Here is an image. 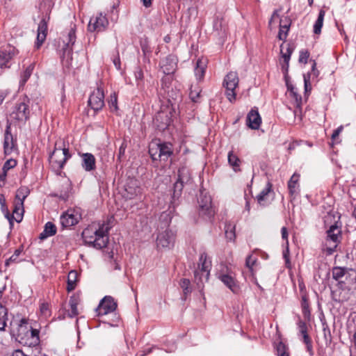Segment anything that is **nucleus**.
I'll return each mask as SVG.
<instances>
[{
    "mask_svg": "<svg viewBox=\"0 0 356 356\" xmlns=\"http://www.w3.org/2000/svg\"><path fill=\"white\" fill-rule=\"evenodd\" d=\"M134 77L136 81L137 88L140 90L144 88V73L140 67H137L134 71Z\"/></svg>",
    "mask_w": 356,
    "mask_h": 356,
    "instance_id": "obj_35",
    "label": "nucleus"
},
{
    "mask_svg": "<svg viewBox=\"0 0 356 356\" xmlns=\"http://www.w3.org/2000/svg\"><path fill=\"white\" fill-rule=\"evenodd\" d=\"M291 95L293 96V97L295 99V101H296V106L300 108V106H301V104H302V97L300 95H299L296 91V88H292L291 89Z\"/></svg>",
    "mask_w": 356,
    "mask_h": 356,
    "instance_id": "obj_54",
    "label": "nucleus"
},
{
    "mask_svg": "<svg viewBox=\"0 0 356 356\" xmlns=\"http://www.w3.org/2000/svg\"><path fill=\"white\" fill-rule=\"evenodd\" d=\"M154 126L160 131L165 130L170 124V117L165 111H160L156 113L153 120Z\"/></svg>",
    "mask_w": 356,
    "mask_h": 356,
    "instance_id": "obj_17",
    "label": "nucleus"
},
{
    "mask_svg": "<svg viewBox=\"0 0 356 356\" xmlns=\"http://www.w3.org/2000/svg\"><path fill=\"white\" fill-rule=\"evenodd\" d=\"M11 356H26V355L21 350H15Z\"/></svg>",
    "mask_w": 356,
    "mask_h": 356,
    "instance_id": "obj_64",
    "label": "nucleus"
},
{
    "mask_svg": "<svg viewBox=\"0 0 356 356\" xmlns=\"http://www.w3.org/2000/svg\"><path fill=\"white\" fill-rule=\"evenodd\" d=\"M272 192V184L268 182L264 188L258 194L256 199L259 205L266 207L269 204V194Z\"/></svg>",
    "mask_w": 356,
    "mask_h": 356,
    "instance_id": "obj_20",
    "label": "nucleus"
},
{
    "mask_svg": "<svg viewBox=\"0 0 356 356\" xmlns=\"http://www.w3.org/2000/svg\"><path fill=\"white\" fill-rule=\"evenodd\" d=\"M117 308V303L111 296H106L99 304L97 308L98 316L106 315L114 312Z\"/></svg>",
    "mask_w": 356,
    "mask_h": 356,
    "instance_id": "obj_13",
    "label": "nucleus"
},
{
    "mask_svg": "<svg viewBox=\"0 0 356 356\" xmlns=\"http://www.w3.org/2000/svg\"><path fill=\"white\" fill-rule=\"evenodd\" d=\"M71 158L69 149L65 147L64 142L57 141L55 148L49 156L51 168L56 172H60L66 161Z\"/></svg>",
    "mask_w": 356,
    "mask_h": 356,
    "instance_id": "obj_2",
    "label": "nucleus"
},
{
    "mask_svg": "<svg viewBox=\"0 0 356 356\" xmlns=\"http://www.w3.org/2000/svg\"><path fill=\"white\" fill-rule=\"evenodd\" d=\"M159 143H152L149 148V153L154 161L159 160Z\"/></svg>",
    "mask_w": 356,
    "mask_h": 356,
    "instance_id": "obj_39",
    "label": "nucleus"
},
{
    "mask_svg": "<svg viewBox=\"0 0 356 356\" xmlns=\"http://www.w3.org/2000/svg\"><path fill=\"white\" fill-rule=\"evenodd\" d=\"M281 233H282V238L284 240H286V244L288 245V231H287L286 227H283L281 229Z\"/></svg>",
    "mask_w": 356,
    "mask_h": 356,
    "instance_id": "obj_63",
    "label": "nucleus"
},
{
    "mask_svg": "<svg viewBox=\"0 0 356 356\" xmlns=\"http://www.w3.org/2000/svg\"><path fill=\"white\" fill-rule=\"evenodd\" d=\"M207 62L204 59L200 58L196 63V67L195 68V74L198 79L203 78L206 70Z\"/></svg>",
    "mask_w": 356,
    "mask_h": 356,
    "instance_id": "obj_33",
    "label": "nucleus"
},
{
    "mask_svg": "<svg viewBox=\"0 0 356 356\" xmlns=\"http://www.w3.org/2000/svg\"><path fill=\"white\" fill-rule=\"evenodd\" d=\"M82 159L81 166L87 172H90L96 168V159L91 153L80 154Z\"/></svg>",
    "mask_w": 356,
    "mask_h": 356,
    "instance_id": "obj_19",
    "label": "nucleus"
},
{
    "mask_svg": "<svg viewBox=\"0 0 356 356\" xmlns=\"http://www.w3.org/2000/svg\"><path fill=\"white\" fill-rule=\"evenodd\" d=\"M159 160L167 161L172 154V145L170 143H159Z\"/></svg>",
    "mask_w": 356,
    "mask_h": 356,
    "instance_id": "obj_23",
    "label": "nucleus"
},
{
    "mask_svg": "<svg viewBox=\"0 0 356 356\" xmlns=\"http://www.w3.org/2000/svg\"><path fill=\"white\" fill-rule=\"evenodd\" d=\"M76 41L75 30L72 28L67 35V42H66V47L63 49V58H65L66 56L69 57L72 52V47L74 45Z\"/></svg>",
    "mask_w": 356,
    "mask_h": 356,
    "instance_id": "obj_22",
    "label": "nucleus"
},
{
    "mask_svg": "<svg viewBox=\"0 0 356 356\" xmlns=\"http://www.w3.org/2000/svg\"><path fill=\"white\" fill-rule=\"evenodd\" d=\"M300 175L294 173L288 181V189L289 194L293 196L297 193L299 188Z\"/></svg>",
    "mask_w": 356,
    "mask_h": 356,
    "instance_id": "obj_27",
    "label": "nucleus"
},
{
    "mask_svg": "<svg viewBox=\"0 0 356 356\" xmlns=\"http://www.w3.org/2000/svg\"><path fill=\"white\" fill-rule=\"evenodd\" d=\"M184 184L185 182H182L181 181L179 180H177L174 184L173 193L172 196V200L171 201V204H175V201L178 200L181 196Z\"/></svg>",
    "mask_w": 356,
    "mask_h": 356,
    "instance_id": "obj_32",
    "label": "nucleus"
},
{
    "mask_svg": "<svg viewBox=\"0 0 356 356\" xmlns=\"http://www.w3.org/2000/svg\"><path fill=\"white\" fill-rule=\"evenodd\" d=\"M49 19V17L47 19L45 17L42 18L38 24L36 42L35 44L36 49H40L46 40L47 34V22Z\"/></svg>",
    "mask_w": 356,
    "mask_h": 356,
    "instance_id": "obj_15",
    "label": "nucleus"
},
{
    "mask_svg": "<svg viewBox=\"0 0 356 356\" xmlns=\"http://www.w3.org/2000/svg\"><path fill=\"white\" fill-rule=\"evenodd\" d=\"M17 165V161L15 159H8L7 160L3 166V173H5L6 175L7 172L15 167Z\"/></svg>",
    "mask_w": 356,
    "mask_h": 356,
    "instance_id": "obj_48",
    "label": "nucleus"
},
{
    "mask_svg": "<svg viewBox=\"0 0 356 356\" xmlns=\"http://www.w3.org/2000/svg\"><path fill=\"white\" fill-rule=\"evenodd\" d=\"M261 123V118L258 111L252 109L247 115L246 124L252 129H259Z\"/></svg>",
    "mask_w": 356,
    "mask_h": 356,
    "instance_id": "obj_18",
    "label": "nucleus"
},
{
    "mask_svg": "<svg viewBox=\"0 0 356 356\" xmlns=\"http://www.w3.org/2000/svg\"><path fill=\"white\" fill-rule=\"evenodd\" d=\"M280 51H281L282 58H284V62L285 63V65H283L282 68L284 69L286 72H287L288 68H289V63L291 56L286 54H284V44H281V46H280Z\"/></svg>",
    "mask_w": 356,
    "mask_h": 356,
    "instance_id": "obj_50",
    "label": "nucleus"
},
{
    "mask_svg": "<svg viewBox=\"0 0 356 356\" xmlns=\"http://www.w3.org/2000/svg\"><path fill=\"white\" fill-rule=\"evenodd\" d=\"M289 30V24L282 25L280 24V30H279V33H278V35H277L278 38L280 40H285L287 37Z\"/></svg>",
    "mask_w": 356,
    "mask_h": 356,
    "instance_id": "obj_46",
    "label": "nucleus"
},
{
    "mask_svg": "<svg viewBox=\"0 0 356 356\" xmlns=\"http://www.w3.org/2000/svg\"><path fill=\"white\" fill-rule=\"evenodd\" d=\"M19 53V51L12 45L0 49V68L8 69L10 67V61Z\"/></svg>",
    "mask_w": 356,
    "mask_h": 356,
    "instance_id": "obj_9",
    "label": "nucleus"
},
{
    "mask_svg": "<svg viewBox=\"0 0 356 356\" xmlns=\"http://www.w3.org/2000/svg\"><path fill=\"white\" fill-rule=\"evenodd\" d=\"M168 75H166L161 79L162 86L165 87H168V84H169L172 80L171 76H168Z\"/></svg>",
    "mask_w": 356,
    "mask_h": 356,
    "instance_id": "obj_62",
    "label": "nucleus"
},
{
    "mask_svg": "<svg viewBox=\"0 0 356 356\" xmlns=\"http://www.w3.org/2000/svg\"><path fill=\"white\" fill-rule=\"evenodd\" d=\"M40 310L42 314L44 316L49 315L50 311H49V305L47 303H42L40 305Z\"/></svg>",
    "mask_w": 356,
    "mask_h": 356,
    "instance_id": "obj_58",
    "label": "nucleus"
},
{
    "mask_svg": "<svg viewBox=\"0 0 356 356\" xmlns=\"http://www.w3.org/2000/svg\"><path fill=\"white\" fill-rule=\"evenodd\" d=\"M24 212V202H22V200H15L13 213V216H15V219L17 222H20L22 220Z\"/></svg>",
    "mask_w": 356,
    "mask_h": 356,
    "instance_id": "obj_31",
    "label": "nucleus"
},
{
    "mask_svg": "<svg viewBox=\"0 0 356 356\" xmlns=\"http://www.w3.org/2000/svg\"><path fill=\"white\" fill-rule=\"evenodd\" d=\"M301 308L305 318H309L310 316L309 305L306 295L302 296Z\"/></svg>",
    "mask_w": 356,
    "mask_h": 356,
    "instance_id": "obj_42",
    "label": "nucleus"
},
{
    "mask_svg": "<svg viewBox=\"0 0 356 356\" xmlns=\"http://www.w3.org/2000/svg\"><path fill=\"white\" fill-rule=\"evenodd\" d=\"M200 207V214L204 216L209 219L211 218L214 215V210L211 206V198L209 195H200L198 201Z\"/></svg>",
    "mask_w": 356,
    "mask_h": 356,
    "instance_id": "obj_12",
    "label": "nucleus"
},
{
    "mask_svg": "<svg viewBox=\"0 0 356 356\" xmlns=\"http://www.w3.org/2000/svg\"><path fill=\"white\" fill-rule=\"evenodd\" d=\"M219 279L233 293H236L239 291L238 285L235 279L229 274H222L219 276Z\"/></svg>",
    "mask_w": 356,
    "mask_h": 356,
    "instance_id": "obj_21",
    "label": "nucleus"
},
{
    "mask_svg": "<svg viewBox=\"0 0 356 356\" xmlns=\"http://www.w3.org/2000/svg\"><path fill=\"white\" fill-rule=\"evenodd\" d=\"M140 46H141V49L144 54L145 56H147V54H149L151 53V49L149 47L148 44L145 42V43H141L140 44Z\"/></svg>",
    "mask_w": 356,
    "mask_h": 356,
    "instance_id": "obj_61",
    "label": "nucleus"
},
{
    "mask_svg": "<svg viewBox=\"0 0 356 356\" xmlns=\"http://www.w3.org/2000/svg\"><path fill=\"white\" fill-rule=\"evenodd\" d=\"M29 101L24 99L15 104L12 113L10 114L8 121L14 122H24L29 118Z\"/></svg>",
    "mask_w": 356,
    "mask_h": 356,
    "instance_id": "obj_5",
    "label": "nucleus"
},
{
    "mask_svg": "<svg viewBox=\"0 0 356 356\" xmlns=\"http://www.w3.org/2000/svg\"><path fill=\"white\" fill-rule=\"evenodd\" d=\"M108 104L111 111H117L118 110V97L115 92L111 94L108 100Z\"/></svg>",
    "mask_w": 356,
    "mask_h": 356,
    "instance_id": "obj_44",
    "label": "nucleus"
},
{
    "mask_svg": "<svg viewBox=\"0 0 356 356\" xmlns=\"http://www.w3.org/2000/svg\"><path fill=\"white\" fill-rule=\"evenodd\" d=\"M239 79L236 72H229L223 81V86L226 89V96L230 102H233L236 99V93L235 90L238 85Z\"/></svg>",
    "mask_w": 356,
    "mask_h": 356,
    "instance_id": "obj_6",
    "label": "nucleus"
},
{
    "mask_svg": "<svg viewBox=\"0 0 356 356\" xmlns=\"http://www.w3.org/2000/svg\"><path fill=\"white\" fill-rule=\"evenodd\" d=\"M325 12L323 10H321L318 13V18L314 24V33L315 34H320L321 29L323 24L324 17Z\"/></svg>",
    "mask_w": 356,
    "mask_h": 356,
    "instance_id": "obj_36",
    "label": "nucleus"
},
{
    "mask_svg": "<svg viewBox=\"0 0 356 356\" xmlns=\"http://www.w3.org/2000/svg\"><path fill=\"white\" fill-rule=\"evenodd\" d=\"M189 96L193 102H197L200 96V90L197 87L194 89L191 87Z\"/></svg>",
    "mask_w": 356,
    "mask_h": 356,
    "instance_id": "obj_49",
    "label": "nucleus"
},
{
    "mask_svg": "<svg viewBox=\"0 0 356 356\" xmlns=\"http://www.w3.org/2000/svg\"><path fill=\"white\" fill-rule=\"evenodd\" d=\"M109 228L102 225L99 228L90 226L86 228L82 232V237L86 244L97 249H102L106 246L108 242Z\"/></svg>",
    "mask_w": 356,
    "mask_h": 356,
    "instance_id": "obj_1",
    "label": "nucleus"
},
{
    "mask_svg": "<svg viewBox=\"0 0 356 356\" xmlns=\"http://www.w3.org/2000/svg\"><path fill=\"white\" fill-rule=\"evenodd\" d=\"M257 261V258L252 254H250L245 259V266L250 270H252V267Z\"/></svg>",
    "mask_w": 356,
    "mask_h": 356,
    "instance_id": "obj_51",
    "label": "nucleus"
},
{
    "mask_svg": "<svg viewBox=\"0 0 356 356\" xmlns=\"http://www.w3.org/2000/svg\"><path fill=\"white\" fill-rule=\"evenodd\" d=\"M316 63L314 60L313 65L312 66V72H308L307 74L304 75V85H305V95H307L312 90V86L310 83V78L312 76L317 77L318 75V71L316 68Z\"/></svg>",
    "mask_w": 356,
    "mask_h": 356,
    "instance_id": "obj_24",
    "label": "nucleus"
},
{
    "mask_svg": "<svg viewBox=\"0 0 356 356\" xmlns=\"http://www.w3.org/2000/svg\"><path fill=\"white\" fill-rule=\"evenodd\" d=\"M191 179L189 170L186 167L179 168L178 170L177 179L187 183Z\"/></svg>",
    "mask_w": 356,
    "mask_h": 356,
    "instance_id": "obj_38",
    "label": "nucleus"
},
{
    "mask_svg": "<svg viewBox=\"0 0 356 356\" xmlns=\"http://www.w3.org/2000/svg\"><path fill=\"white\" fill-rule=\"evenodd\" d=\"M211 264L207 260V254L203 252L200 254L197 268L194 271V280L197 288L202 290L204 283L207 282L210 274Z\"/></svg>",
    "mask_w": 356,
    "mask_h": 356,
    "instance_id": "obj_3",
    "label": "nucleus"
},
{
    "mask_svg": "<svg viewBox=\"0 0 356 356\" xmlns=\"http://www.w3.org/2000/svg\"><path fill=\"white\" fill-rule=\"evenodd\" d=\"M346 274L354 276V280L356 281V272L354 270L351 269L348 270L347 268L341 267H334L332 269V277L336 280H341Z\"/></svg>",
    "mask_w": 356,
    "mask_h": 356,
    "instance_id": "obj_25",
    "label": "nucleus"
},
{
    "mask_svg": "<svg viewBox=\"0 0 356 356\" xmlns=\"http://www.w3.org/2000/svg\"><path fill=\"white\" fill-rule=\"evenodd\" d=\"M113 63L118 70L121 69V62L119 53H117L116 56L113 59Z\"/></svg>",
    "mask_w": 356,
    "mask_h": 356,
    "instance_id": "obj_59",
    "label": "nucleus"
},
{
    "mask_svg": "<svg viewBox=\"0 0 356 356\" xmlns=\"http://www.w3.org/2000/svg\"><path fill=\"white\" fill-rule=\"evenodd\" d=\"M28 334H30L31 341L30 342V346H35L39 343L40 338H39V330L37 329H33L30 327L29 332H27Z\"/></svg>",
    "mask_w": 356,
    "mask_h": 356,
    "instance_id": "obj_40",
    "label": "nucleus"
},
{
    "mask_svg": "<svg viewBox=\"0 0 356 356\" xmlns=\"http://www.w3.org/2000/svg\"><path fill=\"white\" fill-rule=\"evenodd\" d=\"M77 278V273L75 270H72L69 273L67 277V291H73L76 287Z\"/></svg>",
    "mask_w": 356,
    "mask_h": 356,
    "instance_id": "obj_37",
    "label": "nucleus"
},
{
    "mask_svg": "<svg viewBox=\"0 0 356 356\" xmlns=\"http://www.w3.org/2000/svg\"><path fill=\"white\" fill-rule=\"evenodd\" d=\"M16 146V141L10 131V124L8 122L4 134L3 149L6 155H9Z\"/></svg>",
    "mask_w": 356,
    "mask_h": 356,
    "instance_id": "obj_16",
    "label": "nucleus"
},
{
    "mask_svg": "<svg viewBox=\"0 0 356 356\" xmlns=\"http://www.w3.org/2000/svg\"><path fill=\"white\" fill-rule=\"evenodd\" d=\"M21 254L20 250H16L14 254L6 261V265L8 266L11 262H17L19 255Z\"/></svg>",
    "mask_w": 356,
    "mask_h": 356,
    "instance_id": "obj_56",
    "label": "nucleus"
},
{
    "mask_svg": "<svg viewBox=\"0 0 356 356\" xmlns=\"http://www.w3.org/2000/svg\"><path fill=\"white\" fill-rule=\"evenodd\" d=\"M108 25V21L102 13H98L96 16L90 18L88 29L90 31L101 32L106 30Z\"/></svg>",
    "mask_w": 356,
    "mask_h": 356,
    "instance_id": "obj_11",
    "label": "nucleus"
},
{
    "mask_svg": "<svg viewBox=\"0 0 356 356\" xmlns=\"http://www.w3.org/2000/svg\"><path fill=\"white\" fill-rule=\"evenodd\" d=\"M309 57V53L307 50H301L299 55V62L302 63H307Z\"/></svg>",
    "mask_w": 356,
    "mask_h": 356,
    "instance_id": "obj_55",
    "label": "nucleus"
},
{
    "mask_svg": "<svg viewBox=\"0 0 356 356\" xmlns=\"http://www.w3.org/2000/svg\"><path fill=\"white\" fill-rule=\"evenodd\" d=\"M175 240V233L167 228L159 232L156 238V245L159 248H170L173 247Z\"/></svg>",
    "mask_w": 356,
    "mask_h": 356,
    "instance_id": "obj_8",
    "label": "nucleus"
},
{
    "mask_svg": "<svg viewBox=\"0 0 356 356\" xmlns=\"http://www.w3.org/2000/svg\"><path fill=\"white\" fill-rule=\"evenodd\" d=\"M171 219L170 215L167 212L162 213L159 217V220L163 221L164 227H168L170 225Z\"/></svg>",
    "mask_w": 356,
    "mask_h": 356,
    "instance_id": "obj_52",
    "label": "nucleus"
},
{
    "mask_svg": "<svg viewBox=\"0 0 356 356\" xmlns=\"http://www.w3.org/2000/svg\"><path fill=\"white\" fill-rule=\"evenodd\" d=\"M343 129V126L341 125L333 131L332 136H331L332 143H339L337 139L339 138V134L342 132Z\"/></svg>",
    "mask_w": 356,
    "mask_h": 356,
    "instance_id": "obj_53",
    "label": "nucleus"
},
{
    "mask_svg": "<svg viewBox=\"0 0 356 356\" xmlns=\"http://www.w3.org/2000/svg\"><path fill=\"white\" fill-rule=\"evenodd\" d=\"M80 299L78 296L74 295L70 297L69 300L70 309L67 310V316L70 318L76 317L78 314L77 305L79 304Z\"/></svg>",
    "mask_w": 356,
    "mask_h": 356,
    "instance_id": "obj_26",
    "label": "nucleus"
},
{
    "mask_svg": "<svg viewBox=\"0 0 356 356\" xmlns=\"http://www.w3.org/2000/svg\"><path fill=\"white\" fill-rule=\"evenodd\" d=\"M342 238L341 228L336 223L331 225L327 231V237L323 251L327 255L332 254L337 250Z\"/></svg>",
    "mask_w": 356,
    "mask_h": 356,
    "instance_id": "obj_4",
    "label": "nucleus"
},
{
    "mask_svg": "<svg viewBox=\"0 0 356 356\" xmlns=\"http://www.w3.org/2000/svg\"><path fill=\"white\" fill-rule=\"evenodd\" d=\"M228 163L229 165L232 168L234 172H240L241 171V161L237 156L236 154L234 153L233 151H230L228 153Z\"/></svg>",
    "mask_w": 356,
    "mask_h": 356,
    "instance_id": "obj_29",
    "label": "nucleus"
},
{
    "mask_svg": "<svg viewBox=\"0 0 356 356\" xmlns=\"http://www.w3.org/2000/svg\"><path fill=\"white\" fill-rule=\"evenodd\" d=\"M56 233V227L51 222H47L44 227V230L40 233L39 238L44 240L49 236H54Z\"/></svg>",
    "mask_w": 356,
    "mask_h": 356,
    "instance_id": "obj_28",
    "label": "nucleus"
},
{
    "mask_svg": "<svg viewBox=\"0 0 356 356\" xmlns=\"http://www.w3.org/2000/svg\"><path fill=\"white\" fill-rule=\"evenodd\" d=\"M225 236L229 240L232 241L235 238V226L231 223L225 225Z\"/></svg>",
    "mask_w": 356,
    "mask_h": 356,
    "instance_id": "obj_43",
    "label": "nucleus"
},
{
    "mask_svg": "<svg viewBox=\"0 0 356 356\" xmlns=\"http://www.w3.org/2000/svg\"><path fill=\"white\" fill-rule=\"evenodd\" d=\"M297 324H298V327L299 332L307 330V325L305 321H303L302 320H301L300 318H299V320H298Z\"/></svg>",
    "mask_w": 356,
    "mask_h": 356,
    "instance_id": "obj_60",
    "label": "nucleus"
},
{
    "mask_svg": "<svg viewBox=\"0 0 356 356\" xmlns=\"http://www.w3.org/2000/svg\"><path fill=\"white\" fill-rule=\"evenodd\" d=\"M88 104L95 111L102 109L104 106V93L101 87H97L90 95Z\"/></svg>",
    "mask_w": 356,
    "mask_h": 356,
    "instance_id": "obj_10",
    "label": "nucleus"
},
{
    "mask_svg": "<svg viewBox=\"0 0 356 356\" xmlns=\"http://www.w3.org/2000/svg\"><path fill=\"white\" fill-rule=\"evenodd\" d=\"M35 67V63H31L23 72V73L21 74V79L19 81V85L20 86H23L25 85L26 81L30 78L31 75L33 73V71Z\"/></svg>",
    "mask_w": 356,
    "mask_h": 356,
    "instance_id": "obj_34",
    "label": "nucleus"
},
{
    "mask_svg": "<svg viewBox=\"0 0 356 356\" xmlns=\"http://www.w3.org/2000/svg\"><path fill=\"white\" fill-rule=\"evenodd\" d=\"M29 189L27 187H20L16 192L15 200H22V202H24V200L29 195Z\"/></svg>",
    "mask_w": 356,
    "mask_h": 356,
    "instance_id": "obj_41",
    "label": "nucleus"
},
{
    "mask_svg": "<svg viewBox=\"0 0 356 356\" xmlns=\"http://www.w3.org/2000/svg\"><path fill=\"white\" fill-rule=\"evenodd\" d=\"M177 58L174 55H168L161 61V68L165 75H171L177 70Z\"/></svg>",
    "mask_w": 356,
    "mask_h": 356,
    "instance_id": "obj_14",
    "label": "nucleus"
},
{
    "mask_svg": "<svg viewBox=\"0 0 356 356\" xmlns=\"http://www.w3.org/2000/svg\"><path fill=\"white\" fill-rule=\"evenodd\" d=\"M303 343L306 346V349H307V351L309 353V356H313L314 353V350H313L312 339H309L306 341H304Z\"/></svg>",
    "mask_w": 356,
    "mask_h": 356,
    "instance_id": "obj_57",
    "label": "nucleus"
},
{
    "mask_svg": "<svg viewBox=\"0 0 356 356\" xmlns=\"http://www.w3.org/2000/svg\"><path fill=\"white\" fill-rule=\"evenodd\" d=\"M190 280L186 278L181 280L180 286L183 289L184 295L185 296V298H186L187 296H188L191 293V289L190 288Z\"/></svg>",
    "mask_w": 356,
    "mask_h": 356,
    "instance_id": "obj_45",
    "label": "nucleus"
},
{
    "mask_svg": "<svg viewBox=\"0 0 356 356\" xmlns=\"http://www.w3.org/2000/svg\"><path fill=\"white\" fill-rule=\"evenodd\" d=\"M287 349L286 346L284 343H278L277 345V356H289Z\"/></svg>",
    "mask_w": 356,
    "mask_h": 356,
    "instance_id": "obj_47",
    "label": "nucleus"
},
{
    "mask_svg": "<svg viewBox=\"0 0 356 356\" xmlns=\"http://www.w3.org/2000/svg\"><path fill=\"white\" fill-rule=\"evenodd\" d=\"M77 222V218L73 213H65L60 217V223L64 227H71Z\"/></svg>",
    "mask_w": 356,
    "mask_h": 356,
    "instance_id": "obj_30",
    "label": "nucleus"
},
{
    "mask_svg": "<svg viewBox=\"0 0 356 356\" xmlns=\"http://www.w3.org/2000/svg\"><path fill=\"white\" fill-rule=\"evenodd\" d=\"M142 188L140 186L139 181L134 178H129L127 180L124 186L122 196L127 200H132L140 196Z\"/></svg>",
    "mask_w": 356,
    "mask_h": 356,
    "instance_id": "obj_7",
    "label": "nucleus"
}]
</instances>
